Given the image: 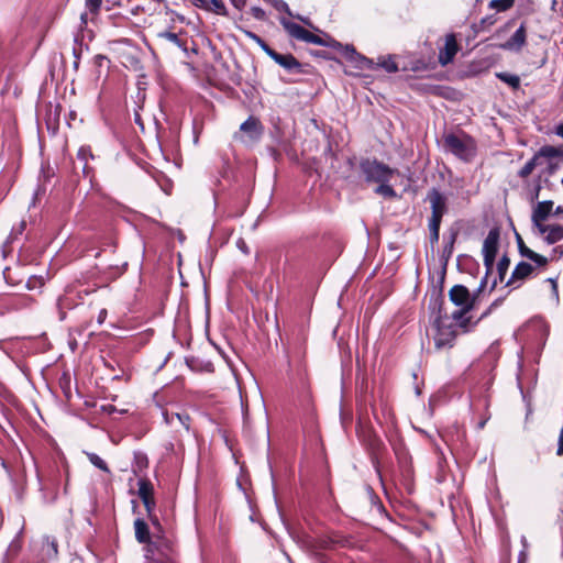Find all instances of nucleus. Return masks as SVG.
<instances>
[{"instance_id":"nucleus-1","label":"nucleus","mask_w":563,"mask_h":563,"mask_svg":"<svg viewBox=\"0 0 563 563\" xmlns=\"http://www.w3.org/2000/svg\"><path fill=\"white\" fill-rule=\"evenodd\" d=\"M145 563H178V548L172 536L153 533L145 547Z\"/></svg>"},{"instance_id":"nucleus-2","label":"nucleus","mask_w":563,"mask_h":563,"mask_svg":"<svg viewBox=\"0 0 563 563\" xmlns=\"http://www.w3.org/2000/svg\"><path fill=\"white\" fill-rule=\"evenodd\" d=\"M427 201L430 203L431 217L428 221L430 243L434 246L439 242L442 218L448 212V198L438 188H431L427 194Z\"/></svg>"},{"instance_id":"nucleus-3","label":"nucleus","mask_w":563,"mask_h":563,"mask_svg":"<svg viewBox=\"0 0 563 563\" xmlns=\"http://www.w3.org/2000/svg\"><path fill=\"white\" fill-rule=\"evenodd\" d=\"M443 147L445 152L465 163L472 162L477 153L475 140L464 132L445 133L443 135Z\"/></svg>"},{"instance_id":"nucleus-4","label":"nucleus","mask_w":563,"mask_h":563,"mask_svg":"<svg viewBox=\"0 0 563 563\" xmlns=\"http://www.w3.org/2000/svg\"><path fill=\"white\" fill-rule=\"evenodd\" d=\"M479 291L474 296H471L470 290L463 285H455L449 291L450 300L460 310L454 311L452 313V318L459 321L460 327L466 329L467 324L471 321V318H464V314L471 311L474 308L476 296Z\"/></svg>"},{"instance_id":"nucleus-5","label":"nucleus","mask_w":563,"mask_h":563,"mask_svg":"<svg viewBox=\"0 0 563 563\" xmlns=\"http://www.w3.org/2000/svg\"><path fill=\"white\" fill-rule=\"evenodd\" d=\"M360 169L366 183H389L398 172L388 165L371 158H364L360 162Z\"/></svg>"},{"instance_id":"nucleus-6","label":"nucleus","mask_w":563,"mask_h":563,"mask_svg":"<svg viewBox=\"0 0 563 563\" xmlns=\"http://www.w3.org/2000/svg\"><path fill=\"white\" fill-rule=\"evenodd\" d=\"M158 48L169 55L181 52L188 55V36L185 32L174 33L169 31L158 32L156 35Z\"/></svg>"},{"instance_id":"nucleus-7","label":"nucleus","mask_w":563,"mask_h":563,"mask_svg":"<svg viewBox=\"0 0 563 563\" xmlns=\"http://www.w3.org/2000/svg\"><path fill=\"white\" fill-rule=\"evenodd\" d=\"M499 231L498 229H492L483 243V261L486 267V274L481 280L478 291H482L487 285L488 274L493 271L496 254L498 251Z\"/></svg>"},{"instance_id":"nucleus-8","label":"nucleus","mask_w":563,"mask_h":563,"mask_svg":"<svg viewBox=\"0 0 563 563\" xmlns=\"http://www.w3.org/2000/svg\"><path fill=\"white\" fill-rule=\"evenodd\" d=\"M435 333L433 335L434 345L438 350L444 347H452L456 336V332L453 323H445L442 316H439L434 320Z\"/></svg>"},{"instance_id":"nucleus-9","label":"nucleus","mask_w":563,"mask_h":563,"mask_svg":"<svg viewBox=\"0 0 563 563\" xmlns=\"http://www.w3.org/2000/svg\"><path fill=\"white\" fill-rule=\"evenodd\" d=\"M280 24L287 31V33L296 40H299V41H302L306 43H310V44H314V45H320V46L330 45V43H328L320 36L311 33L310 31L306 30L301 25H299L295 22H291L285 18L280 19Z\"/></svg>"},{"instance_id":"nucleus-10","label":"nucleus","mask_w":563,"mask_h":563,"mask_svg":"<svg viewBox=\"0 0 563 563\" xmlns=\"http://www.w3.org/2000/svg\"><path fill=\"white\" fill-rule=\"evenodd\" d=\"M329 47L340 49L342 55L350 62H352L356 68L364 70V69H372L374 66V62L372 59L366 58L365 56H362L358 54L353 45H342L335 40H331Z\"/></svg>"},{"instance_id":"nucleus-11","label":"nucleus","mask_w":563,"mask_h":563,"mask_svg":"<svg viewBox=\"0 0 563 563\" xmlns=\"http://www.w3.org/2000/svg\"><path fill=\"white\" fill-rule=\"evenodd\" d=\"M276 64L283 67L290 74H303V65L290 53L280 54L278 52L269 51L268 55Z\"/></svg>"},{"instance_id":"nucleus-12","label":"nucleus","mask_w":563,"mask_h":563,"mask_svg":"<svg viewBox=\"0 0 563 563\" xmlns=\"http://www.w3.org/2000/svg\"><path fill=\"white\" fill-rule=\"evenodd\" d=\"M459 52V45L456 42V37L453 33H450L445 36V43L439 52V63L441 66H446L453 62L456 53Z\"/></svg>"},{"instance_id":"nucleus-13","label":"nucleus","mask_w":563,"mask_h":563,"mask_svg":"<svg viewBox=\"0 0 563 563\" xmlns=\"http://www.w3.org/2000/svg\"><path fill=\"white\" fill-rule=\"evenodd\" d=\"M527 43V30L525 23H522L516 32L512 34V36L506 41L505 43L500 44L499 47L505 51L510 52H520L522 47Z\"/></svg>"},{"instance_id":"nucleus-14","label":"nucleus","mask_w":563,"mask_h":563,"mask_svg":"<svg viewBox=\"0 0 563 563\" xmlns=\"http://www.w3.org/2000/svg\"><path fill=\"white\" fill-rule=\"evenodd\" d=\"M240 131L245 133L251 141L257 142L263 135L264 128L254 115H250L241 125Z\"/></svg>"},{"instance_id":"nucleus-15","label":"nucleus","mask_w":563,"mask_h":563,"mask_svg":"<svg viewBox=\"0 0 563 563\" xmlns=\"http://www.w3.org/2000/svg\"><path fill=\"white\" fill-rule=\"evenodd\" d=\"M536 228L539 234L544 235V241L548 244L563 240V225L561 224H540Z\"/></svg>"},{"instance_id":"nucleus-16","label":"nucleus","mask_w":563,"mask_h":563,"mask_svg":"<svg viewBox=\"0 0 563 563\" xmlns=\"http://www.w3.org/2000/svg\"><path fill=\"white\" fill-rule=\"evenodd\" d=\"M553 209V201L551 200H544L541 202H538V205L533 208L531 221L533 227H538L540 224H544V221L549 218V216L552 213Z\"/></svg>"},{"instance_id":"nucleus-17","label":"nucleus","mask_w":563,"mask_h":563,"mask_svg":"<svg viewBox=\"0 0 563 563\" xmlns=\"http://www.w3.org/2000/svg\"><path fill=\"white\" fill-rule=\"evenodd\" d=\"M533 267L531 264L527 262H519L516 265L515 269L512 271L510 278L507 280L506 286H512L517 282L525 280L527 277L531 275Z\"/></svg>"},{"instance_id":"nucleus-18","label":"nucleus","mask_w":563,"mask_h":563,"mask_svg":"<svg viewBox=\"0 0 563 563\" xmlns=\"http://www.w3.org/2000/svg\"><path fill=\"white\" fill-rule=\"evenodd\" d=\"M191 2L197 8L211 11L219 15H228L227 8L221 0H191Z\"/></svg>"},{"instance_id":"nucleus-19","label":"nucleus","mask_w":563,"mask_h":563,"mask_svg":"<svg viewBox=\"0 0 563 563\" xmlns=\"http://www.w3.org/2000/svg\"><path fill=\"white\" fill-rule=\"evenodd\" d=\"M134 530H135V539L140 543L148 545V542L153 540V536H151L148 525L141 518L135 519L134 521Z\"/></svg>"},{"instance_id":"nucleus-20","label":"nucleus","mask_w":563,"mask_h":563,"mask_svg":"<svg viewBox=\"0 0 563 563\" xmlns=\"http://www.w3.org/2000/svg\"><path fill=\"white\" fill-rule=\"evenodd\" d=\"M137 495L142 501L154 497V487L147 478H140L137 482Z\"/></svg>"},{"instance_id":"nucleus-21","label":"nucleus","mask_w":563,"mask_h":563,"mask_svg":"<svg viewBox=\"0 0 563 563\" xmlns=\"http://www.w3.org/2000/svg\"><path fill=\"white\" fill-rule=\"evenodd\" d=\"M496 77L515 90L520 87V78L518 75L500 71L496 73Z\"/></svg>"},{"instance_id":"nucleus-22","label":"nucleus","mask_w":563,"mask_h":563,"mask_svg":"<svg viewBox=\"0 0 563 563\" xmlns=\"http://www.w3.org/2000/svg\"><path fill=\"white\" fill-rule=\"evenodd\" d=\"M374 65H375V63H374ZM376 66L380 67V68H384L387 73H396V71H398V66H397L396 62L393 59L391 56L379 57L378 62L376 63ZM374 68H375V66H373L372 69H374Z\"/></svg>"},{"instance_id":"nucleus-23","label":"nucleus","mask_w":563,"mask_h":563,"mask_svg":"<svg viewBox=\"0 0 563 563\" xmlns=\"http://www.w3.org/2000/svg\"><path fill=\"white\" fill-rule=\"evenodd\" d=\"M536 155H539V158L540 157L554 158V157L562 156L563 150L555 147V146L545 145V146H542Z\"/></svg>"},{"instance_id":"nucleus-24","label":"nucleus","mask_w":563,"mask_h":563,"mask_svg":"<svg viewBox=\"0 0 563 563\" xmlns=\"http://www.w3.org/2000/svg\"><path fill=\"white\" fill-rule=\"evenodd\" d=\"M89 462L96 466L97 468H99L100 471L102 472H106V473H110V470L108 467V464L106 463V461L103 459H101L98 454L96 453H92V452H87L86 453Z\"/></svg>"},{"instance_id":"nucleus-25","label":"nucleus","mask_w":563,"mask_h":563,"mask_svg":"<svg viewBox=\"0 0 563 563\" xmlns=\"http://www.w3.org/2000/svg\"><path fill=\"white\" fill-rule=\"evenodd\" d=\"M538 161H539V155H533V157H531L523 166L522 168L518 172V176L521 177V178H526L528 177L532 172L533 169L536 168V166L538 165Z\"/></svg>"},{"instance_id":"nucleus-26","label":"nucleus","mask_w":563,"mask_h":563,"mask_svg":"<svg viewBox=\"0 0 563 563\" xmlns=\"http://www.w3.org/2000/svg\"><path fill=\"white\" fill-rule=\"evenodd\" d=\"M375 192L389 199L397 197V192L388 183H380L375 189Z\"/></svg>"},{"instance_id":"nucleus-27","label":"nucleus","mask_w":563,"mask_h":563,"mask_svg":"<svg viewBox=\"0 0 563 563\" xmlns=\"http://www.w3.org/2000/svg\"><path fill=\"white\" fill-rule=\"evenodd\" d=\"M510 265V260L507 255H504L497 263V276L499 282H504L507 271Z\"/></svg>"},{"instance_id":"nucleus-28","label":"nucleus","mask_w":563,"mask_h":563,"mask_svg":"<svg viewBox=\"0 0 563 563\" xmlns=\"http://www.w3.org/2000/svg\"><path fill=\"white\" fill-rule=\"evenodd\" d=\"M148 466V459L143 452L134 453V472L142 471Z\"/></svg>"},{"instance_id":"nucleus-29","label":"nucleus","mask_w":563,"mask_h":563,"mask_svg":"<svg viewBox=\"0 0 563 563\" xmlns=\"http://www.w3.org/2000/svg\"><path fill=\"white\" fill-rule=\"evenodd\" d=\"M515 0H492L488 3L490 9L504 12L514 5Z\"/></svg>"},{"instance_id":"nucleus-30","label":"nucleus","mask_w":563,"mask_h":563,"mask_svg":"<svg viewBox=\"0 0 563 563\" xmlns=\"http://www.w3.org/2000/svg\"><path fill=\"white\" fill-rule=\"evenodd\" d=\"M271 3L277 11L285 12L289 16H294L289 5L284 0H265Z\"/></svg>"},{"instance_id":"nucleus-31","label":"nucleus","mask_w":563,"mask_h":563,"mask_svg":"<svg viewBox=\"0 0 563 563\" xmlns=\"http://www.w3.org/2000/svg\"><path fill=\"white\" fill-rule=\"evenodd\" d=\"M77 158L80 162H88L89 159H93L95 156L91 152L90 146L84 145L78 150Z\"/></svg>"},{"instance_id":"nucleus-32","label":"nucleus","mask_w":563,"mask_h":563,"mask_svg":"<svg viewBox=\"0 0 563 563\" xmlns=\"http://www.w3.org/2000/svg\"><path fill=\"white\" fill-rule=\"evenodd\" d=\"M526 257L534 262L538 266H545L549 262V260L545 256L540 255L534 251H531Z\"/></svg>"},{"instance_id":"nucleus-33","label":"nucleus","mask_w":563,"mask_h":563,"mask_svg":"<svg viewBox=\"0 0 563 563\" xmlns=\"http://www.w3.org/2000/svg\"><path fill=\"white\" fill-rule=\"evenodd\" d=\"M101 4H102V0H86L85 1L86 9L92 14H97L100 11Z\"/></svg>"},{"instance_id":"nucleus-34","label":"nucleus","mask_w":563,"mask_h":563,"mask_svg":"<svg viewBox=\"0 0 563 563\" xmlns=\"http://www.w3.org/2000/svg\"><path fill=\"white\" fill-rule=\"evenodd\" d=\"M249 36L251 38H253L258 45L267 54L269 55V51H274L263 38H261L258 35L254 34V33H249Z\"/></svg>"},{"instance_id":"nucleus-35","label":"nucleus","mask_w":563,"mask_h":563,"mask_svg":"<svg viewBox=\"0 0 563 563\" xmlns=\"http://www.w3.org/2000/svg\"><path fill=\"white\" fill-rule=\"evenodd\" d=\"M516 241H517L519 254L522 257H526L532 250H530L528 246H526L522 238L518 233H516Z\"/></svg>"},{"instance_id":"nucleus-36","label":"nucleus","mask_w":563,"mask_h":563,"mask_svg":"<svg viewBox=\"0 0 563 563\" xmlns=\"http://www.w3.org/2000/svg\"><path fill=\"white\" fill-rule=\"evenodd\" d=\"M503 302V299H496L494 302L490 303V306L481 314V317L478 318V320L474 323L476 324L479 320L486 318L488 314H490V312L499 307Z\"/></svg>"},{"instance_id":"nucleus-37","label":"nucleus","mask_w":563,"mask_h":563,"mask_svg":"<svg viewBox=\"0 0 563 563\" xmlns=\"http://www.w3.org/2000/svg\"><path fill=\"white\" fill-rule=\"evenodd\" d=\"M455 240H456V233H452L451 236H450L449 242L445 244V246L443 249V253L448 254V256L452 255L453 245L455 243Z\"/></svg>"},{"instance_id":"nucleus-38","label":"nucleus","mask_w":563,"mask_h":563,"mask_svg":"<svg viewBox=\"0 0 563 563\" xmlns=\"http://www.w3.org/2000/svg\"><path fill=\"white\" fill-rule=\"evenodd\" d=\"M496 21H497L496 16L494 14H492V15H487V16L483 18L481 20L479 24L483 29H485V27H489V26L494 25L496 23Z\"/></svg>"},{"instance_id":"nucleus-39","label":"nucleus","mask_w":563,"mask_h":563,"mask_svg":"<svg viewBox=\"0 0 563 563\" xmlns=\"http://www.w3.org/2000/svg\"><path fill=\"white\" fill-rule=\"evenodd\" d=\"M521 542H522V545H523V550L519 553V556H518V563H526L527 559H528V555H527V548H528V544H527V539L526 537H522L521 538Z\"/></svg>"},{"instance_id":"nucleus-40","label":"nucleus","mask_w":563,"mask_h":563,"mask_svg":"<svg viewBox=\"0 0 563 563\" xmlns=\"http://www.w3.org/2000/svg\"><path fill=\"white\" fill-rule=\"evenodd\" d=\"M142 503L146 509L147 516L151 517L156 506L154 497Z\"/></svg>"},{"instance_id":"nucleus-41","label":"nucleus","mask_w":563,"mask_h":563,"mask_svg":"<svg viewBox=\"0 0 563 563\" xmlns=\"http://www.w3.org/2000/svg\"><path fill=\"white\" fill-rule=\"evenodd\" d=\"M252 15L257 20H264L266 16L265 11L260 7H253L251 9Z\"/></svg>"},{"instance_id":"nucleus-42","label":"nucleus","mask_w":563,"mask_h":563,"mask_svg":"<svg viewBox=\"0 0 563 563\" xmlns=\"http://www.w3.org/2000/svg\"><path fill=\"white\" fill-rule=\"evenodd\" d=\"M148 518L151 519V522H152V525L154 526V529H155V531L153 533L165 534L163 529H162V526H161V523H159V521L157 519V517L152 515Z\"/></svg>"},{"instance_id":"nucleus-43","label":"nucleus","mask_w":563,"mask_h":563,"mask_svg":"<svg viewBox=\"0 0 563 563\" xmlns=\"http://www.w3.org/2000/svg\"><path fill=\"white\" fill-rule=\"evenodd\" d=\"M82 163V174L87 178H91L93 174V169L88 165V162H81Z\"/></svg>"},{"instance_id":"nucleus-44","label":"nucleus","mask_w":563,"mask_h":563,"mask_svg":"<svg viewBox=\"0 0 563 563\" xmlns=\"http://www.w3.org/2000/svg\"><path fill=\"white\" fill-rule=\"evenodd\" d=\"M73 54H74V57H75V62H74V68L77 69L78 66H79V59H80V54H81V48L79 47H74L73 48Z\"/></svg>"},{"instance_id":"nucleus-45","label":"nucleus","mask_w":563,"mask_h":563,"mask_svg":"<svg viewBox=\"0 0 563 563\" xmlns=\"http://www.w3.org/2000/svg\"><path fill=\"white\" fill-rule=\"evenodd\" d=\"M563 256V245H558L552 250L551 260H556Z\"/></svg>"},{"instance_id":"nucleus-46","label":"nucleus","mask_w":563,"mask_h":563,"mask_svg":"<svg viewBox=\"0 0 563 563\" xmlns=\"http://www.w3.org/2000/svg\"><path fill=\"white\" fill-rule=\"evenodd\" d=\"M107 316H108V311L106 308H102L99 313H98V317H97V323L99 325L103 324V322L106 321L107 319Z\"/></svg>"},{"instance_id":"nucleus-47","label":"nucleus","mask_w":563,"mask_h":563,"mask_svg":"<svg viewBox=\"0 0 563 563\" xmlns=\"http://www.w3.org/2000/svg\"><path fill=\"white\" fill-rule=\"evenodd\" d=\"M556 454L563 455V428L560 430Z\"/></svg>"},{"instance_id":"nucleus-48","label":"nucleus","mask_w":563,"mask_h":563,"mask_svg":"<svg viewBox=\"0 0 563 563\" xmlns=\"http://www.w3.org/2000/svg\"><path fill=\"white\" fill-rule=\"evenodd\" d=\"M175 418H177L179 420V422L183 426H185L186 429H189V424H188L189 417L187 415L175 413Z\"/></svg>"},{"instance_id":"nucleus-49","label":"nucleus","mask_w":563,"mask_h":563,"mask_svg":"<svg viewBox=\"0 0 563 563\" xmlns=\"http://www.w3.org/2000/svg\"><path fill=\"white\" fill-rule=\"evenodd\" d=\"M47 545H48V548H49V550H51V552H52V555H53V556H56V555H57V542H56V540H54V539H52V540L47 539Z\"/></svg>"},{"instance_id":"nucleus-50","label":"nucleus","mask_w":563,"mask_h":563,"mask_svg":"<svg viewBox=\"0 0 563 563\" xmlns=\"http://www.w3.org/2000/svg\"><path fill=\"white\" fill-rule=\"evenodd\" d=\"M232 5L234 8H236L238 10H242L245 4H246V0H230Z\"/></svg>"},{"instance_id":"nucleus-51","label":"nucleus","mask_w":563,"mask_h":563,"mask_svg":"<svg viewBox=\"0 0 563 563\" xmlns=\"http://www.w3.org/2000/svg\"><path fill=\"white\" fill-rule=\"evenodd\" d=\"M292 18H296V19H298L299 21H301L303 24H306V25H308V26H311V27H312V23H311V21H310V19H309V18L301 16V15H299V14H296V15L294 14V16H292Z\"/></svg>"},{"instance_id":"nucleus-52","label":"nucleus","mask_w":563,"mask_h":563,"mask_svg":"<svg viewBox=\"0 0 563 563\" xmlns=\"http://www.w3.org/2000/svg\"><path fill=\"white\" fill-rule=\"evenodd\" d=\"M382 445H383L382 441L379 439L375 438L372 443L373 450L378 451Z\"/></svg>"},{"instance_id":"nucleus-53","label":"nucleus","mask_w":563,"mask_h":563,"mask_svg":"<svg viewBox=\"0 0 563 563\" xmlns=\"http://www.w3.org/2000/svg\"><path fill=\"white\" fill-rule=\"evenodd\" d=\"M552 292H553V296L555 297V299L558 300L559 299V289H558V283L556 282H553Z\"/></svg>"},{"instance_id":"nucleus-54","label":"nucleus","mask_w":563,"mask_h":563,"mask_svg":"<svg viewBox=\"0 0 563 563\" xmlns=\"http://www.w3.org/2000/svg\"><path fill=\"white\" fill-rule=\"evenodd\" d=\"M556 134L563 139V123L558 125Z\"/></svg>"},{"instance_id":"nucleus-55","label":"nucleus","mask_w":563,"mask_h":563,"mask_svg":"<svg viewBox=\"0 0 563 563\" xmlns=\"http://www.w3.org/2000/svg\"><path fill=\"white\" fill-rule=\"evenodd\" d=\"M80 21L81 24H87V12L81 13Z\"/></svg>"},{"instance_id":"nucleus-56","label":"nucleus","mask_w":563,"mask_h":563,"mask_svg":"<svg viewBox=\"0 0 563 563\" xmlns=\"http://www.w3.org/2000/svg\"><path fill=\"white\" fill-rule=\"evenodd\" d=\"M561 213H563V206H558L554 211V214H561Z\"/></svg>"},{"instance_id":"nucleus-57","label":"nucleus","mask_w":563,"mask_h":563,"mask_svg":"<svg viewBox=\"0 0 563 563\" xmlns=\"http://www.w3.org/2000/svg\"><path fill=\"white\" fill-rule=\"evenodd\" d=\"M24 228H25V222H21V223H20V225H19V228H18V232H19V233H22V231L24 230Z\"/></svg>"},{"instance_id":"nucleus-58","label":"nucleus","mask_w":563,"mask_h":563,"mask_svg":"<svg viewBox=\"0 0 563 563\" xmlns=\"http://www.w3.org/2000/svg\"><path fill=\"white\" fill-rule=\"evenodd\" d=\"M548 282L550 283L551 287L553 286V282H556L554 278H549Z\"/></svg>"},{"instance_id":"nucleus-59","label":"nucleus","mask_w":563,"mask_h":563,"mask_svg":"<svg viewBox=\"0 0 563 563\" xmlns=\"http://www.w3.org/2000/svg\"><path fill=\"white\" fill-rule=\"evenodd\" d=\"M497 285V278L493 282L492 289Z\"/></svg>"},{"instance_id":"nucleus-60","label":"nucleus","mask_w":563,"mask_h":563,"mask_svg":"<svg viewBox=\"0 0 563 563\" xmlns=\"http://www.w3.org/2000/svg\"><path fill=\"white\" fill-rule=\"evenodd\" d=\"M539 189H540V188H538V189H537L534 197H538V196H539Z\"/></svg>"}]
</instances>
